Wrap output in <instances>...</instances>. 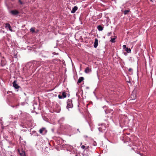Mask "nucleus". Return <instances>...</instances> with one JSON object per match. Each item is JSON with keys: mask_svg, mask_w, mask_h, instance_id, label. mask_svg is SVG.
Instances as JSON below:
<instances>
[{"mask_svg": "<svg viewBox=\"0 0 156 156\" xmlns=\"http://www.w3.org/2000/svg\"><path fill=\"white\" fill-rule=\"evenodd\" d=\"M30 31L32 32H35V28L32 27L30 29Z\"/></svg>", "mask_w": 156, "mask_h": 156, "instance_id": "obj_17", "label": "nucleus"}, {"mask_svg": "<svg viewBox=\"0 0 156 156\" xmlns=\"http://www.w3.org/2000/svg\"><path fill=\"white\" fill-rule=\"evenodd\" d=\"M58 98L59 99H62V98L63 97H62V96L60 95H58Z\"/></svg>", "mask_w": 156, "mask_h": 156, "instance_id": "obj_19", "label": "nucleus"}, {"mask_svg": "<svg viewBox=\"0 0 156 156\" xmlns=\"http://www.w3.org/2000/svg\"><path fill=\"white\" fill-rule=\"evenodd\" d=\"M122 47L123 49H125V51L127 52L128 53L130 52L131 51L130 49L126 47V45H123Z\"/></svg>", "mask_w": 156, "mask_h": 156, "instance_id": "obj_3", "label": "nucleus"}, {"mask_svg": "<svg viewBox=\"0 0 156 156\" xmlns=\"http://www.w3.org/2000/svg\"><path fill=\"white\" fill-rule=\"evenodd\" d=\"M83 80H84V78L83 77H80L78 80L77 83H81V82Z\"/></svg>", "mask_w": 156, "mask_h": 156, "instance_id": "obj_11", "label": "nucleus"}, {"mask_svg": "<svg viewBox=\"0 0 156 156\" xmlns=\"http://www.w3.org/2000/svg\"><path fill=\"white\" fill-rule=\"evenodd\" d=\"M81 148L83 149H85V148H86V147L84 145H82L81 147Z\"/></svg>", "mask_w": 156, "mask_h": 156, "instance_id": "obj_20", "label": "nucleus"}, {"mask_svg": "<svg viewBox=\"0 0 156 156\" xmlns=\"http://www.w3.org/2000/svg\"><path fill=\"white\" fill-rule=\"evenodd\" d=\"M136 90L135 89L132 92L131 96V98L132 99L131 100H135L137 96L136 95Z\"/></svg>", "mask_w": 156, "mask_h": 156, "instance_id": "obj_1", "label": "nucleus"}, {"mask_svg": "<svg viewBox=\"0 0 156 156\" xmlns=\"http://www.w3.org/2000/svg\"><path fill=\"white\" fill-rule=\"evenodd\" d=\"M19 2H20V4H23V2H22V1H21L20 0H19Z\"/></svg>", "mask_w": 156, "mask_h": 156, "instance_id": "obj_22", "label": "nucleus"}, {"mask_svg": "<svg viewBox=\"0 0 156 156\" xmlns=\"http://www.w3.org/2000/svg\"><path fill=\"white\" fill-rule=\"evenodd\" d=\"M62 97L63 98H65L66 97V94L65 92H63L62 93Z\"/></svg>", "mask_w": 156, "mask_h": 156, "instance_id": "obj_14", "label": "nucleus"}, {"mask_svg": "<svg viewBox=\"0 0 156 156\" xmlns=\"http://www.w3.org/2000/svg\"><path fill=\"white\" fill-rule=\"evenodd\" d=\"M10 13L13 15H16L19 13V12L16 10H13L11 11Z\"/></svg>", "mask_w": 156, "mask_h": 156, "instance_id": "obj_8", "label": "nucleus"}, {"mask_svg": "<svg viewBox=\"0 0 156 156\" xmlns=\"http://www.w3.org/2000/svg\"><path fill=\"white\" fill-rule=\"evenodd\" d=\"M91 71V70L88 67H87L85 70V72L86 73H89Z\"/></svg>", "mask_w": 156, "mask_h": 156, "instance_id": "obj_9", "label": "nucleus"}, {"mask_svg": "<svg viewBox=\"0 0 156 156\" xmlns=\"http://www.w3.org/2000/svg\"><path fill=\"white\" fill-rule=\"evenodd\" d=\"M6 61L3 58L1 61V65L2 66H3L6 64Z\"/></svg>", "mask_w": 156, "mask_h": 156, "instance_id": "obj_6", "label": "nucleus"}, {"mask_svg": "<svg viewBox=\"0 0 156 156\" xmlns=\"http://www.w3.org/2000/svg\"><path fill=\"white\" fill-rule=\"evenodd\" d=\"M78 8L77 6H74L72 9L71 11V13H74L76 11L77 9Z\"/></svg>", "mask_w": 156, "mask_h": 156, "instance_id": "obj_10", "label": "nucleus"}, {"mask_svg": "<svg viewBox=\"0 0 156 156\" xmlns=\"http://www.w3.org/2000/svg\"><path fill=\"white\" fill-rule=\"evenodd\" d=\"M132 70H133V69H131V68H129V72H131V71H132Z\"/></svg>", "mask_w": 156, "mask_h": 156, "instance_id": "obj_23", "label": "nucleus"}, {"mask_svg": "<svg viewBox=\"0 0 156 156\" xmlns=\"http://www.w3.org/2000/svg\"><path fill=\"white\" fill-rule=\"evenodd\" d=\"M98 129H99V131H102V128L101 127L99 128Z\"/></svg>", "mask_w": 156, "mask_h": 156, "instance_id": "obj_21", "label": "nucleus"}, {"mask_svg": "<svg viewBox=\"0 0 156 156\" xmlns=\"http://www.w3.org/2000/svg\"><path fill=\"white\" fill-rule=\"evenodd\" d=\"M18 151L21 156H26L25 152L23 150L20 151L18 149Z\"/></svg>", "mask_w": 156, "mask_h": 156, "instance_id": "obj_4", "label": "nucleus"}, {"mask_svg": "<svg viewBox=\"0 0 156 156\" xmlns=\"http://www.w3.org/2000/svg\"><path fill=\"white\" fill-rule=\"evenodd\" d=\"M5 25L6 28H8L9 30L11 31L12 29H11V26L9 23H6Z\"/></svg>", "mask_w": 156, "mask_h": 156, "instance_id": "obj_13", "label": "nucleus"}, {"mask_svg": "<svg viewBox=\"0 0 156 156\" xmlns=\"http://www.w3.org/2000/svg\"><path fill=\"white\" fill-rule=\"evenodd\" d=\"M129 10H126L124 11V13L125 15L127 14L129 12Z\"/></svg>", "mask_w": 156, "mask_h": 156, "instance_id": "obj_16", "label": "nucleus"}, {"mask_svg": "<svg viewBox=\"0 0 156 156\" xmlns=\"http://www.w3.org/2000/svg\"><path fill=\"white\" fill-rule=\"evenodd\" d=\"M115 38H112L110 40V41L111 42H112L114 43L115 42Z\"/></svg>", "mask_w": 156, "mask_h": 156, "instance_id": "obj_18", "label": "nucleus"}, {"mask_svg": "<svg viewBox=\"0 0 156 156\" xmlns=\"http://www.w3.org/2000/svg\"><path fill=\"white\" fill-rule=\"evenodd\" d=\"M98 40L97 38H95V41L94 43V46L95 48H96L98 45Z\"/></svg>", "mask_w": 156, "mask_h": 156, "instance_id": "obj_7", "label": "nucleus"}, {"mask_svg": "<svg viewBox=\"0 0 156 156\" xmlns=\"http://www.w3.org/2000/svg\"><path fill=\"white\" fill-rule=\"evenodd\" d=\"M12 84L13 87L15 88L18 89L20 88V86L16 83V81H14L13 82Z\"/></svg>", "mask_w": 156, "mask_h": 156, "instance_id": "obj_5", "label": "nucleus"}, {"mask_svg": "<svg viewBox=\"0 0 156 156\" xmlns=\"http://www.w3.org/2000/svg\"><path fill=\"white\" fill-rule=\"evenodd\" d=\"M111 34V32L108 33V36H109V35H110V34Z\"/></svg>", "mask_w": 156, "mask_h": 156, "instance_id": "obj_25", "label": "nucleus"}, {"mask_svg": "<svg viewBox=\"0 0 156 156\" xmlns=\"http://www.w3.org/2000/svg\"><path fill=\"white\" fill-rule=\"evenodd\" d=\"M77 130H78V131H79V129H77Z\"/></svg>", "mask_w": 156, "mask_h": 156, "instance_id": "obj_26", "label": "nucleus"}, {"mask_svg": "<svg viewBox=\"0 0 156 156\" xmlns=\"http://www.w3.org/2000/svg\"><path fill=\"white\" fill-rule=\"evenodd\" d=\"M67 108L68 109L72 108L73 107V105L72 103V101L71 100H68L67 102Z\"/></svg>", "mask_w": 156, "mask_h": 156, "instance_id": "obj_2", "label": "nucleus"}, {"mask_svg": "<svg viewBox=\"0 0 156 156\" xmlns=\"http://www.w3.org/2000/svg\"><path fill=\"white\" fill-rule=\"evenodd\" d=\"M89 146H88L86 148V149H89Z\"/></svg>", "mask_w": 156, "mask_h": 156, "instance_id": "obj_24", "label": "nucleus"}, {"mask_svg": "<svg viewBox=\"0 0 156 156\" xmlns=\"http://www.w3.org/2000/svg\"><path fill=\"white\" fill-rule=\"evenodd\" d=\"M97 28L99 31H102L103 29V27L100 25L98 26Z\"/></svg>", "mask_w": 156, "mask_h": 156, "instance_id": "obj_12", "label": "nucleus"}, {"mask_svg": "<svg viewBox=\"0 0 156 156\" xmlns=\"http://www.w3.org/2000/svg\"><path fill=\"white\" fill-rule=\"evenodd\" d=\"M45 129L43 128L40 129L39 130L40 133L41 134H42L43 133V132L44 130Z\"/></svg>", "mask_w": 156, "mask_h": 156, "instance_id": "obj_15", "label": "nucleus"}]
</instances>
